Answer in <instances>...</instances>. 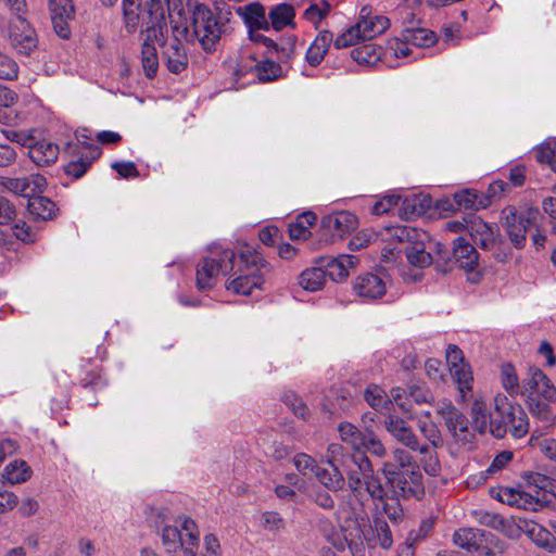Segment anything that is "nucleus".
Segmentation results:
<instances>
[{"mask_svg":"<svg viewBox=\"0 0 556 556\" xmlns=\"http://www.w3.org/2000/svg\"><path fill=\"white\" fill-rule=\"evenodd\" d=\"M469 233L473 243L482 249L488 250L494 244L493 228L481 219L471 223Z\"/></svg>","mask_w":556,"mask_h":556,"instance_id":"30","label":"nucleus"},{"mask_svg":"<svg viewBox=\"0 0 556 556\" xmlns=\"http://www.w3.org/2000/svg\"><path fill=\"white\" fill-rule=\"evenodd\" d=\"M514 453L511 451H502L498 453L491 465L486 469V473L493 475L505 468L513 459Z\"/></svg>","mask_w":556,"mask_h":556,"instance_id":"64","label":"nucleus"},{"mask_svg":"<svg viewBox=\"0 0 556 556\" xmlns=\"http://www.w3.org/2000/svg\"><path fill=\"white\" fill-rule=\"evenodd\" d=\"M350 456L344 453V447L339 443H331L328 445L326 459L330 466L340 467L344 466Z\"/></svg>","mask_w":556,"mask_h":556,"instance_id":"52","label":"nucleus"},{"mask_svg":"<svg viewBox=\"0 0 556 556\" xmlns=\"http://www.w3.org/2000/svg\"><path fill=\"white\" fill-rule=\"evenodd\" d=\"M80 384L84 388L101 389L106 384L103 376L102 368L94 366L90 369L84 367V376L80 379Z\"/></svg>","mask_w":556,"mask_h":556,"instance_id":"47","label":"nucleus"},{"mask_svg":"<svg viewBox=\"0 0 556 556\" xmlns=\"http://www.w3.org/2000/svg\"><path fill=\"white\" fill-rule=\"evenodd\" d=\"M173 18V15H169ZM170 23L174 38L170 41L166 42L163 40V59L166 64L168 71L173 74H179L185 71L188 66V55L185 47L182 46L179 37H188L189 29L187 26L178 25L175 20H172Z\"/></svg>","mask_w":556,"mask_h":556,"instance_id":"9","label":"nucleus"},{"mask_svg":"<svg viewBox=\"0 0 556 556\" xmlns=\"http://www.w3.org/2000/svg\"><path fill=\"white\" fill-rule=\"evenodd\" d=\"M262 527L270 532H279L285 528V520L277 511H265L261 517Z\"/></svg>","mask_w":556,"mask_h":556,"instance_id":"56","label":"nucleus"},{"mask_svg":"<svg viewBox=\"0 0 556 556\" xmlns=\"http://www.w3.org/2000/svg\"><path fill=\"white\" fill-rule=\"evenodd\" d=\"M401 201V195L397 194H391L386 195L380 201H377L375 205L372 206V213L376 215H382L391 212L395 207L399 208V204Z\"/></svg>","mask_w":556,"mask_h":556,"instance_id":"60","label":"nucleus"},{"mask_svg":"<svg viewBox=\"0 0 556 556\" xmlns=\"http://www.w3.org/2000/svg\"><path fill=\"white\" fill-rule=\"evenodd\" d=\"M384 427L392 438L409 451L416 448H420L422 451L419 446L420 441L418 437L404 419L397 416H389L384 420ZM424 451H426V448H424Z\"/></svg>","mask_w":556,"mask_h":556,"instance_id":"17","label":"nucleus"},{"mask_svg":"<svg viewBox=\"0 0 556 556\" xmlns=\"http://www.w3.org/2000/svg\"><path fill=\"white\" fill-rule=\"evenodd\" d=\"M471 417L473 427L480 433L490 431V414H488L486 405L484 402L476 400L471 404Z\"/></svg>","mask_w":556,"mask_h":556,"instance_id":"42","label":"nucleus"},{"mask_svg":"<svg viewBox=\"0 0 556 556\" xmlns=\"http://www.w3.org/2000/svg\"><path fill=\"white\" fill-rule=\"evenodd\" d=\"M494 409L490 413V433L496 439H503L508 433V427L513 422L510 413L515 412L519 404L510 402L506 395L494 396Z\"/></svg>","mask_w":556,"mask_h":556,"instance_id":"13","label":"nucleus"},{"mask_svg":"<svg viewBox=\"0 0 556 556\" xmlns=\"http://www.w3.org/2000/svg\"><path fill=\"white\" fill-rule=\"evenodd\" d=\"M316 222L313 212H304L298 216L294 223L289 225V236L292 240H306L311 236V227Z\"/></svg>","mask_w":556,"mask_h":556,"instance_id":"34","label":"nucleus"},{"mask_svg":"<svg viewBox=\"0 0 556 556\" xmlns=\"http://www.w3.org/2000/svg\"><path fill=\"white\" fill-rule=\"evenodd\" d=\"M13 233L18 240L25 243H33L38 237V232L25 222H17L13 227Z\"/></svg>","mask_w":556,"mask_h":556,"instance_id":"63","label":"nucleus"},{"mask_svg":"<svg viewBox=\"0 0 556 556\" xmlns=\"http://www.w3.org/2000/svg\"><path fill=\"white\" fill-rule=\"evenodd\" d=\"M427 199L421 195L410 194L401 197L399 215L404 219H412L422 215L428 206Z\"/></svg>","mask_w":556,"mask_h":556,"instance_id":"29","label":"nucleus"},{"mask_svg":"<svg viewBox=\"0 0 556 556\" xmlns=\"http://www.w3.org/2000/svg\"><path fill=\"white\" fill-rule=\"evenodd\" d=\"M393 465L397 466V469L409 470L408 468L415 465L413 455L402 447H396L392 451Z\"/></svg>","mask_w":556,"mask_h":556,"instance_id":"62","label":"nucleus"},{"mask_svg":"<svg viewBox=\"0 0 556 556\" xmlns=\"http://www.w3.org/2000/svg\"><path fill=\"white\" fill-rule=\"evenodd\" d=\"M295 11L289 3H279L270 8L268 12L269 27L279 31L288 26L294 28Z\"/></svg>","mask_w":556,"mask_h":556,"instance_id":"23","label":"nucleus"},{"mask_svg":"<svg viewBox=\"0 0 556 556\" xmlns=\"http://www.w3.org/2000/svg\"><path fill=\"white\" fill-rule=\"evenodd\" d=\"M18 76V65L13 58L0 50V79L14 80Z\"/></svg>","mask_w":556,"mask_h":556,"instance_id":"49","label":"nucleus"},{"mask_svg":"<svg viewBox=\"0 0 556 556\" xmlns=\"http://www.w3.org/2000/svg\"><path fill=\"white\" fill-rule=\"evenodd\" d=\"M338 430L342 441L351 444L356 450L361 447L366 433H362L354 425L350 422L340 424Z\"/></svg>","mask_w":556,"mask_h":556,"instance_id":"46","label":"nucleus"},{"mask_svg":"<svg viewBox=\"0 0 556 556\" xmlns=\"http://www.w3.org/2000/svg\"><path fill=\"white\" fill-rule=\"evenodd\" d=\"M74 16H64L61 13L51 14L52 26L56 35L62 39H68L71 36L70 21Z\"/></svg>","mask_w":556,"mask_h":556,"instance_id":"58","label":"nucleus"},{"mask_svg":"<svg viewBox=\"0 0 556 556\" xmlns=\"http://www.w3.org/2000/svg\"><path fill=\"white\" fill-rule=\"evenodd\" d=\"M455 201L459 207L465 210H476L485 206V202L476 191L464 190L455 194Z\"/></svg>","mask_w":556,"mask_h":556,"instance_id":"45","label":"nucleus"},{"mask_svg":"<svg viewBox=\"0 0 556 556\" xmlns=\"http://www.w3.org/2000/svg\"><path fill=\"white\" fill-rule=\"evenodd\" d=\"M405 254L408 263L420 269L428 267L433 262L431 254L425 250L422 243L418 240L405 249Z\"/></svg>","mask_w":556,"mask_h":556,"instance_id":"39","label":"nucleus"},{"mask_svg":"<svg viewBox=\"0 0 556 556\" xmlns=\"http://www.w3.org/2000/svg\"><path fill=\"white\" fill-rule=\"evenodd\" d=\"M327 273L320 267L307 268L299 277L300 286L311 292L320 290L326 283Z\"/></svg>","mask_w":556,"mask_h":556,"instance_id":"36","label":"nucleus"},{"mask_svg":"<svg viewBox=\"0 0 556 556\" xmlns=\"http://www.w3.org/2000/svg\"><path fill=\"white\" fill-rule=\"evenodd\" d=\"M402 39L416 47H428L435 42L433 31L421 27H407L402 31Z\"/></svg>","mask_w":556,"mask_h":556,"instance_id":"38","label":"nucleus"},{"mask_svg":"<svg viewBox=\"0 0 556 556\" xmlns=\"http://www.w3.org/2000/svg\"><path fill=\"white\" fill-rule=\"evenodd\" d=\"M501 382L510 396L522 397L523 382H519L518 374L511 364L506 363L501 366Z\"/></svg>","mask_w":556,"mask_h":556,"instance_id":"33","label":"nucleus"},{"mask_svg":"<svg viewBox=\"0 0 556 556\" xmlns=\"http://www.w3.org/2000/svg\"><path fill=\"white\" fill-rule=\"evenodd\" d=\"M355 26L362 40H370L388 28L389 20L384 16H372L358 21Z\"/></svg>","mask_w":556,"mask_h":556,"instance_id":"28","label":"nucleus"},{"mask_svg":"<svg viewBox=\"0 0 556 556\" xmlns=\"http://www.w3.org/2000/svg\"><path fill=\"white\" fill-rule=\"evenodd\" d=\"M254 70L257 73L258 80L263 83L273 81L282 75L281 66L271 60L254 64Z\"/></svg>","mask_w":556,"mask_h":556,"instance_id":"43","label":"nucleus"},{"mask_svg":"<svg viewBox=\"0 0 556 556\" xmlns=\"http://www.w3.org/2000/svg\"><path fill=\"white\" fill-rule=\"evenodd\" d=\"M419 446L426 451H421L420 448L412 450V452H418L420 454V465L422 466V469L426 473H428L431 477H438L441 473V464L438 457L437 448L432 447L431 445H426L419 443Z\"/></svg>","mask_w":556,"mask_h":556,"instance_id":"35","label":"nucleus"},{"mask_svg":"<svg viewBox=\"0 0 556 556\" xmlns=\"http://www.w3.org/2000/svg\"><path fill=\"white\" fill-rule=\"evenodd\" d=\"M293 464L296 470L303 476L314 475L318 464L316 460L305 453H299L293 457Z\"/></svg>","mask_w":556,"mask_h":556,"instance_id":"51","label":"nucleus"},{"mask_svg":"<svg viewBox=\"0 0 556 556\" xmlns=\"http://www.w3.org/2000/svg\"><path fill=\"white\" fill-rule=\"evenodd\" d=\"M2 186L10 192L31 199L45 191L47 180L40 174H31L22 178H4Z\"/></svg>","mask_w":556,"mask_h":556,"instance_id":"16","label":"nucleus"},{"mask_svg":"<svg viewBox=\"0 0 556 556\" xmlns=\"http://www.w3.org/2000/svg\"><path fill=\"white\" fill-rule=\"evenodd\" d=\"M417 428L422 438L434 448L443 446V438L437 424L431 418H417Z\"/></svg>","mask_w":556,"mask_h":556,"instance_id":"37","label":"nucleus"},{"mask_svg":"<svg viewBox=\"0 0 556 556\" xmlns=\"http://www.w3.org/2000/svg\"><path fill=\"white\" fill-rule=\"evenodd\" d=\"M358 264V258L354 255L340 254L327 263V274L334 281H341L349 276L350 269Z\"/></svg>","mask_w":556,"mask_h":556,"instance_id":"24","label":"nucleus"},{"mask_svg":"<svg viewBox=\"0 0 556 556\" xmlns=\"http://www.w3.org/2000/svg\"><path fill=\"white\" fill-rule=\"evenodd\" d=\"M355 293L365 300H376L386 294V282L376 274L359 275L353 283Z\"/></svg>","mask_w":556,"mask_h":556,"instance_id":"18","label":"nucleus"},{"mask_svg":"<svg viewBox=\"0 0 556 556\" xmlns=\"http://www.w3.org/2000/svg\"><path fill=\"white\" fill-rule=\"evenodd\" d=\"M445 426L455 441L459 444L467 445L472 443L475 434L470 431L469 421L462 412L458 410L455 415L448 418L445 421Z\"/></svg>","mask_w":556,"mask_h":556,"instance_id":"22","label":"nucleus"},{"mask_svg":"<svg viewBox=\"0 0 556 556\" xmlns=\"http://www.w3.org/2000/svg\"><path fill=\"white\" fill-rule=\"evenodd\" d=\"M400 501L401 500H397L396 497L390 496L388 494L387 500L380 502L382 504L384 514L391 521L397 522L403 517V508L400 504Z\"/></svg>","mask_w":556,"mask_h":556,"instance_id":"57","label":"nucleus"},{"mask_svg":"<svg viewBox=\"0 0 556 556\" xmlns=\"http://www.w3.org/2000/svg\"><path fill=\"white\" fill-rule=\"evenodd\" d=\"M27 210L36 220H48L55 216L56 206L49 198L39 194L28 199Z\"/></svg>","mask_w":556,"mask_h":556,"instance_id":"27","label":"nucleus"},{"mask_svg":"<svg viewBox=\"0 0 556 556\" xmlns=\"http://www.w3.org/2000/svg\"><path fill=\"white\" fill-rule=\"evenodd\" d=\"M376 525V544L380 547L388 549L393 544L392 532L387 521L381 517H375Z\"/></svg>","mask_w":556,"mask_h":556,"instance_id":"48","label":"nucleus"},{"mask_svg":"<svg viewBox=\"0 0 556 556\" xmlns=\"http://www.w3.org/2000/svg\"><path fill=\"white\" fill-rule=\"evenodd\" d=\"M91 165V161L87 157L79 156L77 160L68 162L64 166L66 175L72 176L75 179L83 177Z\"/></svg>","mask_w":556,"mask_h":556,"instance_id":"53","label":"nucleus"},{"mask_svg":"<svg viewBox=\"0 0 556 556\" xmlns=\"http://www.w3.org/2000/svg\"><path fill=\"white\" fill-rule=\"evenodd\" d=\"M357 224V217L345 211L324 216L318 229L319 244L327 245L341 240L353 231Z\"/></svg>","mask_w":556,"mask_h":556,"instance_id":"8","label":"nucleus"},{"mask_svg":"<svg viewBox=\"0 0 556 556\" xmlns=\"http://www.w3.org/2000/svg\"><path fill=\"white\" fill-rule=\"evenodd\" d=\"M361 447H365L377 457H384L387 455V448L374 432H367L365 434Z\"/></svg>","mask_w":556,"mask_h":556,"instance_id":"54","label":"nucleus"},{"mask_svg":"<svg viewBox=\"0 0 556 556\" xmlns=\"http://www.w3.org/2000/svg\"><path fill=\"white\" fill-rule=\"evenodd\" d=\"M454 381L457 383L458 391L463 400H465L466 392L471 390L473 377L468 363L450 370Z\"/></svg>","mask_w":556,"mask_h":556,"instance_id":"40","label":"nucleus"},{"mask_svg":"<svg viewBox=\"0 0 556 556\" xmlns=\"http://www.w3.org/2000/svg\"><path fill=\"white\" fill-rule=\"evenodd\" d=\"M343 535L350 548H361L366 543L376 547V525L370 523L366 515H355L342 527Z\"/></svg>","mask_w":556,"mask_h":556,"instance_id":"10","label":"nucleus"},{"mask_svg":"<svg viewBox=\"0 0 556 556\" xmlns=\"http://www.w3.org/2000/svg\"><path fill=\"white\" fill-rule=\"evenodd\" d=\"M361 40V35L356 31V26L353 25L334 39L333 46L337 49H343L354 46Z\"/></svg>","mask_w":556,"mask_h":556,"instance_id":"59","label":"nucleus"},{"mask_svg":"<svg viewBox=\"0 0 556 556\" xmlns=\"http://www.w3.org/2000/svg\"><path fill=\"white\" fill-rule=\"evenodd\" d=\"M479 254L476 249L466 241L463 237H458L454 241L453 260H447L443 264L435 262V269L440 273L446 274L453 269L454 263H457L460 268L469 274L468 280L477 283L481 279V275L477 271Z\"/></svg>","mask_w":556,"mask_h":556,"instance_id":"7","label":"nucleus"},{"mask_svg":"<svg viewBox=\"0 0 556 556\" xmlns=\"http://www.w3.org/2000/svg\"><path fill=\"white\" fill-rule=\"evenodd\" d=\"M243 18L250 31L269 30V18L265 8L258 3H249L243 8Z\"/></svg>","mask_w":556,"mask_h":556,"instance_id":"21","label":"nucleus"},{"mask_svg":"<svg viewBox=\"0 0 556 556\" xmlns=\"http://www.w3.org/2000/svg\"><path fill=\"white\" fill-rule=\"evenodd\" d=\"M328 491L337 492L344 485V477L338 467L331 466V470L320 467L313 475Z\"/></svg>","mask_w":556,"mask_h":556,"instance_id":"31","label":"nucleus"},{"mask_svg":"<svg viewBox=\"0 0 556 556\" xmlns=\"http://www.w3.org/2000/svg\"><path fill=\"white\" fill-rule=\"evenodd\" d=\"M235 266V251L225 249L215 256L203 257L197 265V288L212 289L219 274L228 275Z\"/></svg>","mask_w":556,"mask_h":556,"instance_id":"6","label":"nucleus"},{"mask_svg":"<svg viewBox=\"0 0 556 556\" xmlns=\"http://www.w3.org/2000/svg\"><path fill=\"white\" fill-rule=\"evenodd\" d=\"M502 225L509 241L516 249H522L527 242L528 230L538 225L539 210L528 207L518 211L514 206H507L502 211Z\"/></svg>","mask_w":556,"mask_h":556,"instance_id":"3","label":"nucleus"},{"mask_svg":"<svg viewBox=\"0 0 556 556\" xmlns=\"http://www.w3.org/2000/svg\"><path fill=\"white\" fill-rule=\"evenodd\" d=\"M31 472L25 460L15 459L5 466L2 477L10 484H17L27 481L31 477Z\"/></svg>","mask_w":556,"mask_h":556,"instance_id":"32","label":"nucleus"},{"mask_svg":"<svg viewBox=\"0 0 556 556\" xmlns=\"http://www.w3.org/2000/svg\"><path fill=\"white\" fill-rule=\"evenodd\" d=\"M266 262L254 248L244 245L239 250L238 258L235 256L231 276L226 282V289L236 294L249 295L253 289L261 288L264 282L262 269Z\"/></svg>","mask_w":556,"mask_h":556,"instance_id":"1","label":"nucleus"},{"mask_svg":"<svg viewBox=\"0 0 556 556\" xmlns=\"http://www.w3.org/2000/svg\"><path fill=\"white\" fill-rule=\"evenodd\" d=\"M493 538L491 533L476 528H462L454 532L453 542L469 553L489 554L488 543Z\"/></svg>","mask_w":556,"mask_h":556,"instance_id":"15","label":"nucleus"},{"mask_svg":"<svg viewBox=\"0 0 556 556\" xmlns=\"http://www.w3.org/2000/svg\"><path fill=\"white\" fill-rule=\"evenodd\" d=\"M348 486L351 493L362 500L365 495L375 502H383L388 497V491L383 486L381 479L371 471L363 476L348 475Z\"/></svg>","mask_w":556,"mask_h":556,"instance_id":"12","label":"nucleus"},{"mask_svg":"<svg viewBox=\"0 0 556 556\" xmlns=\"http://www.w3.org/2000/svg\"><path fill=\"white\" fill-rule=\"evenodd\" d=\"M167 34L165 24H157L147 28L141 48V64L144 75L148 78L155 77L159 68V56L155 42L162 46Z\"/></svg>","mask_w":556,"mask_h":556,"instance_id":"11","label":"nucleus"},{"mask_svg":"<svg viewBox=\"0 0 556 556\" xmlns=\"http://www.w3.org/2000/svg\"><path fill=\"white\" fill-rule=\"evenodd\" d=\"M525 480L527 485L529 488H533L536 493L540 491L546 492L553 489V479L540 472L526 473Z\"/></svg>","mask_w":556,"mask_h":556,"instance_id":"50","label":"nucleus"},{"mask_svg":"<svg viewBox=\"0 0 556 556\" xmlns=\"http://www.w3.org/2000/svg\"><path fill=\"white\" fill-rule=\"evenodd\" d=\"M20 23L22 26L21 31H11L12 46L18 54L28 56L38 47L37 35L25 20H21Z\"/></svg>","mask_w":556,"mask_h":556,"instance_id":"19","label":"nucleus"},{"mask_svg":"<svg viewBox=\"0 0 556 556\" xmlns=\"http://www.w3.org/2000/svg\"><path fill=\"white\" fill-rule=\"evenodd\" d=\"M59 147L56 143L41 140L29 147L28 156L38 166H48L58 160Z\"/></svg>","mask_w":556,"mask_h":556,"instance_id":"20","label":"nucleus"},{"mask_svg":"<svg viewBox=\"0 0 556 556\" xmlns=\"http://www.w3.org/2000/svg\"><path fill=\"white\" fill-rule=\"evenodd\" d=\"M386 230L390 238L396 239L399 242H407L408 245L417 241L420 237V232L409 226H392L388 227Z\"/></svg>","mask_w":556,"mask_h":556,"instance_id":"44","label":"nucleus"},{"mask_svg":"<svg viewBox=\"0 0 556 556\" xmlns=\"http://www.w3.org/2000/svg\"><path fill=\"white\" fill-rule=\"evenodd\" d=\"M224 26L207 5L203 3L194 5L192 10L191 36L199 40L203 49H213L224 33Z\"/></svg>","mask_w":556,"mask_h":556,"instance_id":"4","label":"nucleus"},{"mask_svg":"<svg viewBox=\"0 0 556 556\" xmlns=\"http://www.w3.org/2000/svg\"><path fill=\"white\" fill-rule=\"evenodd\" d=\"M380 470L389 486L390 496L408 500L418 498L424 494L421 475L418 470H401L391 462H384Z\"/></svg>","mask_w":556,"mask_h":556,"instance_id":"2","label":"nucleus"},{"mask_svg":"<svg viewBox=\"0 0 556 556\" xmlns=\"http://www.w3.org/2000/svg\"><path fill=\"white\" fill-rule=\"evenodd\" d=\"M349 458H351V460L357 468L348 470L346 476L356 475L359 477L363 476L364 473H370L371 471H374L371 462L365 454L356 452L352 454Z\"/></svg>","mask_w":556,"mask_h":556,"instance_id":"55","label":"nucleus"},{"mask_svg":"<svg viewBox=\"0 0 556 556\" xmlns=\"http://www.w3.org/2000/svg\"><path fill=\"white\" fill-rule=\"evenodd\" d=\"M529 412L544 424L545 427L556 425V416L552 412V403L556 401H547L545 399H525Z\"/></svg>","mask_w":556,"mask_h":556,"instance_id":"26","label":"nucleus"},{"mask_svg":"<svg viewBox=\"0 0 556 556\" xmlns=\"http://www.w3.org/2000/svg\"><path fill=\"white\" fill-rule=\"evenodd\" d=\"M333 41V35L329 30H323L315 38L306 52V60L312 66H317L324 60L330 43Z\"/></svg>","mask_w":556,"mask_h":556,"instance_id":"25","label":"nucleus"},{"mask_svg":"<svg viewBox=\"0 0 556 556\" xmlns=\"http://www.w3.org/2000/svg\"><path fill=\"white\" fill-rule=\"evenodd\" d=\"M177 526H165L162 530V543L166 553H176L182 548L185 553H191L197 548L200 540V532L195 522L189 517H180Z\"/></svg>","mask_w":556,"mask_h":556,"instance_id":"5","label":"nucleus"},{"mask_svg":"<svg viewBox=\"0 0 556 556\" xmlns=\"http://www.w3.org/2000/svg\"><path fill=\"white\" fill-rule=\"evenodd\" d=\"M513 416V422L508 427V432L515 439H521L529 432V418L522 406L516 407L515 412L510 413Z\"/></svg>","mask_w":556,"mask_h":556,"instance_id":"41","label":"nucleus"},{"mask_svg":"<svg viewBox=\"0 0 556 556\" xmlns=\"http://www.w3.org/2000/svg\"><path fill=\"white\" fill-rule=\"evenodd\" d=\"M475 516H476L477 521L480 525H483V526H486V527H490L493 529H497V530L502 529L505 523L504 518L501 515L495 514V513L480 510V511H475Z\"/></svg>","mask_w":556,"mask_h":556,"instance_id":"61","label":"nucleus"},{"mask_svg":"<svg viewBox=\"0 0 556 556\" xmlns=\"http://www.w3.org/2000/svg\"><path fill=\"white\" fill-rule=\"evenodd\" d=\"M522 397L556 401V388L540 368L529 367L527 378L523 379Z\"/></svg>","mask_w":556,"mask_h":556,"instance_id":"14","label":"nucleus"}]
</instances>
